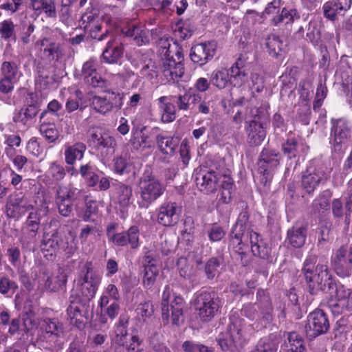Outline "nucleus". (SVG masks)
Returning a JSON list of instances; mask_svg holds the SVG:
<instances>
[{"mask_svg":"<svg viewBox=\"0 0 352 352\" xmlns=\"http://www.w3.org/2000/svg\"><path fill=\"white\" fill-rule=\"evenodd\" d=\"M216 50V45H192L190 56L194 63L203 65L213 58Z\"/></svg>","mask_w":352,"mask_h":352,"instance_id":"nucleus-28","label":"nucleus"},{"mask_svg":"<svg viewBox=\"0 0 352 352\" xmlns=\"http://www.w3.org/2000/svg\"><path fill=\"white\" fill-rule=\"evenodd\" d=\"M243 231V225L239 224V222L232 229L230 243L235 251L239 254H243L246 249L245 242L249 239L253 254L262 258H267L268 250L259 234L253 231L245 234Z\"/></svg>","mask_w":352,"mask_h":352,"instance_id":"nucleus-3","label":"nucleus"},{"mask_svg":"<svg viewBox=\"0 0 352 352\" xmlns=\"http://www.w3.org/2000/svg\"><path fill=\"white\" fill-rule=\"evenodd\" d=\"M277 342L270 338H264L259 340L256 347L250 352H276Z\"/></svg>","mask_w":352,"mask_h":352,"instance_id":"nucleus-54","label":"nucleus"},{"mask_svg":"<svg viewBox=\"0 0 352 352\" xmlns=\"http://www.w3.org/2000/svg\"><path fill=\"white\" fill-rule=\"evenodd\" d=\"M34 210L31 199L22 193L11 195L8 198L6 206L7 216L10 218L19 219L27 212Z\"/></svg>","mask_w":352,"mask_h":352,"instance_id":"nucleus-11","label":"nucleus"},{"mask_svg":"<svg viewBox=\"0 0 352 352\" xmlns=\"http://www.w3.org/2000/svg\"><path fill=\"white\" fill-rule=\"evenodd\" d=\"M179 273L181 276L186 279H191L192 276V268L188 263V260L186 257H180L177 262Z\"/></svg>","mask_w":352,"mask_h":352,"instance_id":"nucleus-62","label":"nucleus"},{"mask_svg":"<svg viewBox=\"0 0 352 352\" xmlns=\"http://www.w3.org/2000/svg\"><path fill=\"white\" fill-rule=\"evenodd\" d=\"M80 23V25L89 32L90 36L97 41L104 40L109 34L107 30L102 31L103 21L96 10H92L85 12L81 16Z\"/></svg>","mask_w":352,"mask_h":352,"instance_id":"nucleus-14","label":"nucleus"},{"mask_svg":"<svg viewBox=\"0 0 352 352\" xmlns=\"http://www.w3.org/2000/svg\"><path fill=\"white\" fill-rule=\"evenodd\" d=\"M30 7L37 14L43 12L48 17L56 16L54 0H31Z\"/></svg>","mask_w":352,"mask_h":352,"instance_id":"nucleus-40","label":"nucleus"},{"mask_svg":"<svg viewBox=\"0 0 352 352\" xmlns=\"http://www.w3.org/2000/svg\"><path fill=\"white\" fill-rule=\"evenodd\" d=\"M331 138L330 143L335 151H342V144L351 135V129L349 122L344 119H339L332 122Z\"/></svg>","mask_w":352,"mask_h":352,"instance_id":"nucleus-16","label":"nucleus"},{"mask_svg":"<svg viewBox=\"0 0 352 352\" xmlns=\"http://www.w3.org/2000/svg\"><path fill=\"white\" fill-rule=\"evenodd\" d=\"M90 140L98 150L103 148L114 150L117 145L114 137L107 132H102L99 128L92 129L90 133Z\"/></svg>","mask_w":352,"mask_h":352,"instance_id":"nucleus-27","label":"nucleus"},{"mask_svg":"<svg viewBox=\"0 0 352 352\" xmlns=\"http://www.w3.org/2000/svg\"><path fill=\"white\" fill-rule=\"evenodd\" d=\"M326 179L327 177L322 170L309 168L302 176L301 186L306 192L311 194L320 182Z\"/></svg>","mask_w":352,"mask_h":352,"instance_id":"nucleus-23","label":"nucleus"},{"mask_svg":"<svg viewBox=\"0 0 352 352\" xmlns=\"http://www.w3.org/2000/svg\"><path fill=\"white\" fill-rule=\"evenodd\" d=\"M36 113L37 110L36 107L34 106H29L16 111L13 116V121L18 124L28 126Z\"/></svg>","mask_w":352,"mask_h":352,"instance_id":"nucleus-45","label":"nucleus"},{"mask_svg":"<svg viewBox=\"0 0 352 352\" xmlns=\"http://www.w3.org/2000/svg\"><path fill=\"white\" fill-rule=\"evenodd\" d=\"M18 289L17 283L10 279L8 276H3L0 278V293L1 294H13Z\"/></svg>","mask_w":352,"mask_h":352,"instance_id":"nucleus-58","label":"nucleus"},{"mask_svg":"<svg viewBox=\"0 0 352 352\" xmlns=\"http://www.w3.org/2000/svg\"><path fill=\"white\" fill-rule=\"evenodd\" d=\"M164 184L153 175L148 170H145L138 183V200L140 208H147L158 199L165 192Z\"/></svg>","mask_w":352,"mask_h":352,"instance_id":"nucleus-4","label":"nucleus"},{"mask_svg":"<svg viewBox=\"0 0 352 352\" xmlns=\"http://www.w3.org/2000/svg\"><path fill=\"white\" fill-rule=\"evenodd\" d=\"M194 306L197 315L203 322L212 320L219 309L218 300L207 291H202L197 294Z\"/></svg>","mask_w":352,"mask_h":352,"instance_id":"nucleus-10","label":"nucleus"},{"mask_svg":"<svg viewBox=\"0 0 352 352\" xmlns=\"http://www.w3.org/2000/svg\"><path fill=\"white\" fill-rule=\"evenodd\" d=\"M87 149L82 142H76L73 145H67L65 148V161L68 165H74L77 160H80Z\"/></svg>","mask_w":352,"mask_h":352,"instance_id":"nucleus-36","label":"nucleus"},{"mask_svg":"<svg viewBox=\"0 0 352 352\" xmlns=\"http://www.w3.org/2000/svg\"><path fill=\"white\" fill-rule=\"evenodd\" d=\"M235 62L228 70L231 80V84L234 87H241L244 85L248 78V73L246 67H244L241 62Z\"/></svg>","mask_w":352,"mask_h":352,"instance_id":"nucleus-39","label":"nucleus"},{"mask_svg":"<svg viewBox=\"0 0 352 352\" xmlns=\"http://www.w3.org/2000/svg\"><path fill=\"white\" fill-rule=\"evenodd\" d=\"M177 109L187 111L192 109L201 101V95L196 91H188L183 94L173 96Z\"/></svg>","mask_w":352,"mask_h":352,"instance_id":"nucleus-26","label":"nucleus"},{"mask_svg":"<svg viewBox=\"0 0 352 352\" xmlns=\"http://www.w3.org/2000/svg\"><path fill=\"white\" fill-rule=\"evenodd\" d=\"M157 142L160 151L166 155H172L174 153L175 144L173 138L162 135L157 136Z\"/></svg>","mask_w":352,"mask_h":352,"instance_id":"nucleus-55","label":"nucleus"},{"mask_svg":"<svg viewBox=\"0 0 352 352\" xmlns=\"http://www.w3.org/2000/svg\"><path fill=\"white\" fill-rule=\"evenodd\" d=\"M71 0H62V6L59 12L60 20L66 25H72L73 19L69 5Z\"/></svg>","mask_w":352,"mask_h":352,"instance_id":"nucleus-59","label":"nucleus"},{"mask_svg":"<svg viewBox=\"0 0 352 352\" xmlns=\"http://www.w3.org/2000/svg\"><path fill=\"white\" fill-rule=\"evenodd\" d=\"M120 299V295L116 286L113 284H109L104 289L100 300V306L101 309L107 307L110 300L118 301Z\"/></svg>","mask_w":352,"mask_h":352,"instance_id":"nucleus-52","label":"nucleus"},{"mask_svg":"<svg viewBox=\"0 0 352 352\" xmlns=\"http://www.w3.org/2000/svg\"><path fill=\"white\" fill-rule=\"evenodd\" d=\"M39 131L41 135L50 142H54L58 138V131L54 123L42 122Z\"/></svg>","mask_w":352,"mask_h":352,"instance_id":"nucleus-53","label":"nucleus"},{"mask_svg":"<svg viewBox=\"0 0 352 352\" xmlns=\"http://www.w3.org/2000/svg\"><path fill=\"white\" fill-rule=\"evenodd\" d=\"M122 32L137 44H146L149 42L148 31L140 26L132 25L126 30L123 29Z\"/></svg>","mask_w":352,"mask_h":352,"instance_id":"nucleus-47","label":"nucleus"},{"mask_svg":"<svg viewBox=\"0 0 352 352\" xmlns=\"http://www.w3.org/2000/svg\"><path fill=\"white\" fill-rule=\"evenodd\" d=\"M65 175L63 166L57 162H53L50 164L49 168L45 173V179L48 184H54L61 181Z\"/></svg>","mask_w":352,"mask_h":352,"instance_id":"nucleus-41","label":"nucleus"},{"mask_svg":"<svg viewBox=\"0 0 352 352\" xmlns=\"http://www.w3.org/2000/svg\"><path fill=\"white\" fill-rule=\"evenodd\" d=\"M247 327L243 319L232 318L227 331L221 333L218 343L223 351L241 348L247 341Z\"/></svg>","mask_w":352,"mask_h":352,"instance_id":"nucleus-5","label":"nucleus"},{"mask_svg":"<svg viewBox=\"0 0 352 352\" xmlns=\"http://www.w3.org/2000/svg\"><path fill=\"white\" fill-rule=\"evenodd\" d=\"M67 280L66 272L63 269L48 277L45 283V287L50 292H58L65 288Z\"/></svg>","mask_w":352,"mask_h":352,"instance_id":"nucleus-38","label":"nucleus"},{"mask_svg":"<svg viewBox=\"0 0 352 352\" xmlns=\"http://www.w3.org/2000/svg\"><path fill=\"white\" fill-rule=\"evenodd\" d=\"M122 96L118 93L109 92L105 96H94L91 100L90 107L97 113L105 115L114 109L122 106Z\"/></svg>","mask_w":352,"mask_h":352,"instance_id":"nucleus-15","label":"nucleus"},{"mask_svg":"<svg viewBox=\"0 0 352 352\" xmlns=\"http://www.w3.org/2000/svg\"><path fill=\"white\" fill-rule=\"evenodd\" d=\"M145 128L132 131V137L130 140L131 146L135 150L151 148L152 142L148 140V136L144 133Z\"/></svg>","mask_w":352,"mask_h":352,"instance_id":"nucleus-48","label":"nucleus"},{"mask_svg":"<svg viewBox=\"0 0 352 352\" xmlns=\"http://www.w3.org/2000/svg\"><path fill=\"white\" fill-rule=\"evenodd\" d=\"M1 76L16 79L18 67L15 63L4 61L1 67Z\"/></svg>","mask_w":352,"mask_h":352,"instance_id":"nucleus-61","label":"nucleus"},{"mask_svg":"<svg viewBox=\"0 0 352 352\" xmlns=\"http://www.w3.org/2000/svg\"><path fill=\"white\" fill-rule=\"evenodd\" d=\"M129 322V317L125 315L120 316L118 323H116L114 331V336L112 341L114 344L122 347L124 349V346L127 340V325Z\"/></svg>","mask_w":352,"mask_h":352,"instance_id":"nucleus-35","label":"nucleus"},{"mask_svg":"<svg viewBox=\"0 0 352 352\" xmlns=\"http://www.w3.org/2000/svg\"><path fill=\"white\" fill-rule=\"evenodd\" d=\"M96 68V59L91 58L83 64L82 69V75L93 87H103L106 85V81L97 74Z\"/></svg>","mask_w":352,"mask_h":352,"instance_id":"nucleus-29","label":"nucleus"},{"mask_svg":"<svg viewBox=\"0 0 352 352\" xmlns=\"http://www.w3.org/2000/svg\"><path fill=\"white\" fill-rule=\"evenodd\" d=\"M60 96L63 99H67L65 108L68 112L78 109L82 96V93L79 90L74 88H64L61 89Z\"/></svg>","mask_w":352,"mask_h":352,"instance_id":"nucleus-37","label":"nucleus"},{"mask_svg":"<svg viewBox=\"0 0 352 352\" xmlns=\"http://www.w3.org/2000/svg\"><path fill=\"white\" fill-rule=\"evenodd\" d=\"M76 249L77 243L73 236H65L64 239L60 236L59 250H62L67 254L72 255L74 253Z\"/></svg>","mask_w":352,"mask_h":352,"instance_id":"nucleus-60","label":"nucleus"},{"mask_svg":"<svg viewBox=\"0 0 352 352\" xmlns=\"http://www.w3.org/2000/svg\"><path fill=\"white\" fill-rule=\"evenodd\" d=\"M327 305L333 314H340L344 309L352 308V290L344 285L336 287L335 298H331Z\"/></svg>","mask_w":352,"mask_h":352,"instance_id":"nucleus-17","label":"nucleus"},{"mask_svg":"<svg viewBox=\"0 0 352 352\" xmlns=\"http://www.w3.org/2000/svg\"><path fill=\"white\" fill-rule=\"evenodd\" d=\"M41 223V216L37 210L30 212L22 227L20 241L23 245H28L36 241V235Z\"/></svg>","mask_w":352,"mask_h":352,"instance_id":"nucleus-18","label":"nucleus"},{"mask_svg":"<svg viewBox=\"0 0 352 352\" xmlns=\"http://www.w3.org/2000/svg\"><path fill=\"white\" fill-rule=\"evenodd\" d=\"M329 327V320L323 311L315 310L309 315L306 326V332L308 336L315 338L325 333Z\"/></svg>","mask_w":352,"mask_h":352,"instance_id":"nucleus-19","label":"nucleus"},{"mask_svg":"<svg viewBox=\"0 0 352 352\" xmlns=\"http://www.w3.org/2000/svg\"><path fill=\"white\" fill-rule=\"evenodd\" d=\"M234 191V185L230 179L224 181L222 184V190L220 194L219 201L222 204H228L232 199Z\"/></svg>","mask_w":352,"mask_h":352,"instance_id":"nucleus-56","label":"nucleus"},{"mask_svg":"<svg viewBox=\"0 0 352 352\" xmlns=\"http://www.w3.org/2000/svg\"><path fill=\"white\" fill-rule=\"evenodd\" d=\"M85 268V274L78 280L71 295V297L76 296L82 302L89 301L95 296L101 281V278L92 270L91 264L87 263Z\"/></svg>","mask_w":352,"mask_h":352,"instance_id":"nucleus-7","label":"nucleus"},{"mask_svg":"<svg viewBox=\"0 0 352 352\" xmlns=\"http://www.w3.org/2000/svg\"><path fill=\"white\" fill-rule=\"evenodd\" d=\"M307 146L301 141L292 138L282 144V151L289 159L296 158L306 152Z\"/></svg>","mask_w":352,"mask_h":352,"instance_id":"nucleus-33","label":"nucleus"},{"mask_svg":"<svg viewBox=\"0 0 352 352\" xmlns=\"http://www.w3.org/2000/svg\"><path fill=\"white\" fill-rule=\"evenodd\" d=\"M171 45L163 46L160 52L162 56L161 61L159 66L156 67L155 71V76L161 75L162 81L164 83H174L177 82L184 73V68L181 63L183 56L182 48L179 45H175V54L177 60L174 58L173 50H170Z\"/></svg>","mask_w":352,"mask_h":352,"instance_id":"nucleus-2","label":"nucleus"},{"mask_svg":"<svg viewBox=\"0 0 352 352\" xmlns=\"http://www.w3.org/2000/svg\"><path fill=\"white\" fill-rule=\"evenodd\" d=\"M60 235L56 232L52 235H45L41 248L44 256L52 259L60 248Z\"/></svg>","mask_w":352,"mask_h":352,"instance_id":"nucleus-30","label":"nucleus"},{"mask_svg":"<svg viewBox=\"0 0 352 352\" xmlns=\"http://www.w3.org/2000/svg\"><path fill=\"white\" fill-rule=\"evenodd\" d=\"M170 288L166 286L162 297V318L168 322L170 316L173 324H177L183 316L184 302L182 297L175 296L170 302Z\"/></svg>","mask_w":352,"mask_h":352,"instance_id":"nucleus-9","label":"nucleus"},{"mask_svg":"<svg viewBox=\"0 0 352 352\" xmlns=\"http://www.w3.org/2000/svg\"><path fill=\"white\" fill-rule=\"evenodd\" d=\"M177 25L178 29L175 31V36L182 41L189 38L192 35L195 31V26L193 23L190 19H187L186 20L180 19Z\"/></svg>","mask_w":352,"mask_h":352,"instance_id":"nucleus-51","label":"nucleus"},{"mask_svg":"<svg viewBox=\"0 0 352 352\" xmlns=\"http://www.w3.org/2000/svg\"><path fill=\"white\" fill-rule=\"evenodd\" d=\"M0 36L6 41L10 38L15 41L14 25L10 19L0 23Z\"/></svg>","mask_w":352,"mask_h":352,"instance_id":"nucleus-57","label":"nucleus"},{"mask_svg":"<svg viewBox=\"0 0 352 352\" xmlns=\"http://www.w3.org/2000/svg\"><path fill=\"white\" fill-rule=\"evenodd\" d=\"M41 339L50 343H55L63 333V327L56 319H45L40 324Z\"/></svg>","mask_w":352,"mask_h":352,"instance_id":"nucleus-24","label":"nucleus"},{"mask_svg":"<svg viewBox=\"0 0 352 352\" xmlns=\"http://www.w3.org/2000/svg\"><path fill=\"white\" fill-rule=\"evenodd\" d=\"M112 199L124 212L134 201L132 187L122 183L117 184L113 188Z\"/></svg>","mask_w":352,"mask_h":352,"instance_id":"nucleus-22","label":"nucleus"},{"mask_svg":"<svg viewBox=\"0 0 352 352\" xmlns=\"http://www.w3.org/2000/svg\"><path fill=\"white\" fill-rule=\"evenodd\" d=\"M123 53L122 45H107L102 52V58L105 63L114 64L122 57Z\"/></svg>","mask_w":352,"mask_h":352,"instance_id":"nucleus-50","label":"nucleus"},{"mask_svg":"<svg viewBox=\"0 0 352 352\" xmlns=\"http://www.w3.org/2000/svg\"><path fill=\"white\" fill-rule=\"evenodd\" d=\"M201 177L197 178V184L201 191L208 194L216 190L219 181V175L214 171H208L200 174Z\"/></svg>","mask_w":352,"mask_h":352,"instance_id":"nucleus-31","label":"nucleus"},{"mask_svg":"<svg viewBox=\"0 0 352 352\" xmlns=\"http://www.w3.org/2000/svg\"><path fill=\"white\" fill-rule=\"evenodd\" d=\"M285 347L288 352H307L303 338L294 331L287 333Z\"/></svg>","mask_w":352,"mask_h":352,"instance_id":"nucleus-43","label":"nucleus"},{"mask_svg":"<svg viewBox=\"0 0 352 352\" xmlns=\"http://www.w3.org/2000/svg\"><path fill=\"white\" fill-rule=\"evenodd\" d=\"M307 229L302 225L296 224L287 230V239L294 248L302 247L306 240Z\"/></svg>","mask_w":352,"mask_h":352,"instance_id":"nucleus-34","label":"nucleus"},{"mask_svg":"<svg viewBox=\"0 0 352 352\" xmlns=\"http://www.w3.org/2000/svg\"><path fill=\"white\" fill-rule=\"evenodd\" d=\"M331 265L336 274L340 277H349L352 272V244L349 247L342 246L331 256Z\"/></svg>","mask_w":352,"mask_h":352,"instance_id":"nucleus-12","label":"nucleus"},{"mask_svg":"<svg viewBox=\"0 0 352 352\" xmlns=\"http://www.w3.org/2000/svg\"><path fill=\"white\" fill-rule=\"evenodd\" d=\"M173 99V96H164L156 100L161 115V120L164 123L172 122L177 118V108L172 102Z\"/></svg>","mask_w":352,"mask_h":352,"instance_id":"nucleus-25","label":"nucleus"},{"mask_svg":"<svg viewBox=\"0 0 352 352\" xmlns=\"http://www.w3.org/2000/svg\"><path fill=\"white\" fill-rule=\"evenodd\" d=\"M300 18V15L297 9L283 8L279 14L272 18L271 23L274 25H278L281 23H292L296 19Z\"/></svg>","mask_w":352,"mask_h":352,"instance_id":"nucleus-46","label":"nucleus"},{"mask_svg":"<svg viewBox=\"0 0 352 352\" xmlns=\"http://www.w3.org/2000/svg\"><path fill=\"white\" fill-rule=\"evenodd\" d=\"M256 298V302L243 305L241 309L242 315L252 320H256L262 324H266L272 318V307L268 293L263 289L258 290Z\"/></svg>","mask_w":352,"mask_h":352,"instance_id":"nucleus-6","label":"nucleus"},{"mask_svg":"<svg viewBox=\"0 0 352 352\" xmlns=\"http://www.w3.org/2000/svg\"><path fill=\"white\" fill-rule=\"evenodd\" d=\"M280 155L275 150L264 148L258 162V171L261 175V182L268 186L272 179L274 173L280 164Z\"/></svg>","mask_w":352,"mask_h":352,"instance_id":"nucleus-8","label":"nucleus"},{"mask_svg":"<svg viewBox=\"0 0 352 352\" xmlns=\"http://www.w3.org/2000/svg\"><path fill=\"white\" fill-rule=\"evenodd\" d=\"M144 276L143 283L146 288H151L155 284L159 274V261L154 253L149 251L144 258Z\"/></svg>","mask_w":352,"mask_h":352,"instance_id":"nucleus-21","label":"nucleus"},{"mask_svg":"<svg viewBox=\"0 0 352 352\" xmlns=\"http://www.w3.org/2000/svg\"><path fill=\"white\" fill-rule=\"evenodd\" d=\"M225 235L226 231L217 223H213L208 230V236L211 242L219 241Z\"/></svg>","mask_w":352,"mask_h":352,"instance_id":"nucleus-63","label":"nucleus"},{"mask_svg":"<svg viewBox=\"0 0 352 352\" xmlns=\"http://www.w3.org/2000/svg\"><path fill=\"white\" fill-rule=\"evenodd\" d=\"M322 9L324 16L333 22L338 19V16H344L346 13L333 0H329L325 2Z\"/></svg>","mask_w":352,"mask_h":352,"instance_id":"nucleus-49","label":"nucleus"},{"mask_svg":"<svg viewBox=\"0 0 352 352\" xmlns=\"http://www.w3.org/2000/svg\"><path fill=\"white\" fill-rule=\"evenodd\" d=\"M316 257L311 256L306 258L302 269L309 291L316 294L320 291L325 292L333 289L335 283L328 270L326 263H318L316 267Z\"/></svg>","mask_w":352,"mask_h":352,"instance_id":"nucleus-1","label":"nucleus"},{"mask_svg":"<svg viewBox=\"0 0 352 352\" xmlns=\"http://www.w3.org/2000/svg\"><path fill=\"white\" fill-rule=\"evenodd\" d=\"M210 82L219 89H225L229 83L231 84L228 69L225 67L214 69L211 74Z\"/></svg>","mask_w":352,"mask_h":352,"instance_id":"nucleus-44","label":"nucleus"},{"mask_svg":"<svg viewBox=\"0 0 352 352\" xmlns=\"http://www.w3.org/2000/svg\"><path fill=\"white\" fill-rule=\"evenodd\" d=\"M82 191L71 185L59 186L56 190V199L59 201H74L81 197Z\"/></svg>","mask_w":352,"mask_h":352,"instance_id":"nucleus-42","label":"nucleus"},{"mask_svg":"<svg viewBox=\"0 0 352 352\" xmlns=\"http://www.w3.org/2000/svg\"><path fill=\"white\" fill-rule=\"evenodd\" d=\"M258 109L252 108L250 115L245 117V131L248 135V142L252 146L260 145L265 138V131L260 122V117L258 115Z\"/></svg>","mask_w":352,"mask_h":352,"instance_id":"nucleus-13","label":"nucleus"},{"mask_svg":"<svg viewBox=\"0 0 352 352\" xmlns=\"http://www.w3.org/2000/svg\"><path fill=\"white\" fill-rule=\"evenodd\" d=\"M139 229L136 226L131 227L127 232L118 233L113 243L118 246L129 244L131 248H136L139 243Z\"/></svg>","mask_w":352,"mask_h":352,"instance_id":"nucleus-32","label":"nucleus"},{"mask_svg":"<svg viewBox=\"0 0 352 352\" xmlns=\"http://www.w3.org/2000/svg\"><path fill=\"white\" fill-rule=\"evenodd\" d=\"M320 40V30L315 26L309 25L307 34L305 41L312 44L317 43Z\"/></svg>","mask_w":352,"mask_h":352,"instance_id":"nucleus-64","label":"nucleus"},{"mask_svg":"<svg viewBox=\"0 0 352 352\" xmlns=\"http://www.w3.org/2000/svg\"><path fill=\"white\" fill-rule=\"evenodd\" d=\"M181 212L175 202H164L158 208L157 222L164 226H173L178 222Z\"/></svg>","mask_w":352,"mask_h":352,"instance_id":"nucleus-20","label":"nucleus"}]
</instances>
